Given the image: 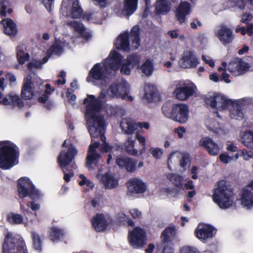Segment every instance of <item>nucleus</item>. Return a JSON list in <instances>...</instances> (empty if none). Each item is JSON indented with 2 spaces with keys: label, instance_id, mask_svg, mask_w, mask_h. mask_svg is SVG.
Returning a JSON list of instances; mask_svg holds the SVG:
<instances>
[{
  "label": "nucleus",
  "instance_id": "nucleus-41",
  "mask_svg": "<svg viewBox=\"0 0 253 253\" xmlns=\"http://www.w3.org/2000/svg\"><path fill=\"white\" fill-rule=\"evenodd\" d=\"M134 144L135 141L131 138H128L125 142V150L128 155L136 156L137 154V150L134 148Z\"/></svg>",
  "mask_w": 253,
  "mask_h": 253
},
{
  "label": "nucleus",
  "instance_id": "nucleus-33",
  "mask_svg": "<svg viewBox=\"0 0 253 253\" xmlns=\"http://www.w3.org/2000/svg\"><path fill=\"white\" fill-rule=\"evenodd\" d=\"M170 10L167 0H157L155 7L156 13L157 14H167Z\"/></svg>",
  "mask_w": 253,
  "mask_h": 253
},
{
  "label": "nucleus",
  "instance_id": "nucleus-52",
  "mask_svg": "<svg viewBox=\"0 0 253 253\" xmlns=\"http://www.w3.org/2000/svg\"><path fill=\"white\" fill-rule=\"evenodd\" d=\"M149 151L153 157L156 159H160L163 154V150L159 148H155L151 147Z\"/></svg>",
  "mask_w": 253,
  "mask_h": 253
},
{
  "label": "nucleus",
  "instance_id": "nucleus-50",
  "mask_svg": "<svg viewBox=\"0 0 253 253\" xmlns=\"http://www.w3.org/2000/svg\"><path fill=\"white\" fill-rule=\"evenodd\" d=\"M63 50V47L61 45V43L59 42L54 43L50 49L47 50L48 51H49V53H51V54H54L58 55L61 54Z\"/></svg>",
  "mask_w": 253,
  "mask_h": 253
},
{
  "label": "nucleus",
  "instance_id": "nucleus-14",
  "mask_svg": "<svg viewBox=\"0 0 253 253\" xmlns=\"http://www.w3.org/2000/svg\"><path fill=\"white\" fill-rule=\"evenodd\" d=\"M116 163L121 169L132 173L136 170L137 160L130 157L122 156L116 159Z\"/></svg>",
  "mask_w": 253,
  "mask_h": 253
},
{
  "label": "nucleus",
  "instance_id": "nucleus-61",
  "mask_svg": "<svg viewBox=\"0 0 253 253\" xmlns=\"http://www.w3.org/2000/svg\"><path fill=\"white\" fill-rule=\"evenodd\" d=\"M80 177L82 179L79 182L80 186H84L85 184H86L88 186H92V183L89 180H87L84 174H80Z\"/></svg>",
  "mask_w": 253,
  "mask_h": 253
},
{
  "label": "nucleus",
  "instance_id": "nucleus-39",
  "mask_svg": "<svg viewBox=\"0 0 253 253\" xmlns=\"http://www.w3.org/2000/svg\"><path fill=\"white\" fill-rule=\"evenodd\" d=\"M194 233L198 239L205 242L206 241V223H199Z\"/></svg>",
  "mask_w": 253,
  "mask_h": 253
},
{
  "label": "nucleus",
  "instance_id": "nucleus-36",
  "mask_svg": "<svg viewBox=\"0 0 253 253\" xmlns=\"http://www.w3.org/2000/svg\"><path fill=\"white\" fill-rule=\"evenodd\" d=\"M83 12V10L79 4V0H74L71 10V17L74 19L79 18L81 17Z\"/></svg>",
  "mask_w": 253,
  "mask_h": 253
},
{
  "label": "nucleus",
  "instance_id": "nucleus-40",
  "mask_svg": "<svg viewBox=\"0 0 253 253\" xmlns=\"http://www.w3.org/2000/svg\"><path fill=\"white\" fill-rule=\"evenodd\" d=\"M207 150L209 154L212 156L217 155L219 149L218 145L215 143L211 139L207 138Z\"/></svg>",
  "mask_w": 253,
  "mask_h": 253
},
{
  "label": "nucleus",
  "instance_id": "nucleus-21",
  "mask_svg": "<svg viewBox=\"0 0 253 253\" xmlns=\"http://www.w3.org/2000/svg\"><path fill=\"white\" fill-rule=\"evenodd\" d=\"M92 225L96 232L105 231L109 225L103 213H96L91 219Z\"/></svg>",
  "mask_w": 253,
  "mask_h": 253
},
{
  "label": "nucleus",
  "instance_id": "nucleus-59",
  "mask_svg": "<svg viewBox=\"0 0 253 253\" xmlns=\"http://www.w3.org/2000/svg\"><path fill=\"white\" fill-rule=\"evenodd\" d=\"M114 147L110 145L106 142L102 144L100 146V151L102 153H107L113 149Z\"/></svg>",
  "mask_w": 253,
  "mask_h": 253
},
{
  "label": "nucleus",
  "instance_id": "nucleus-7",
  "mask_svg": "<svg viewBox=\"0 0 253 253\" xmlns=\"http://www.w3.org/2000/svg\"><path fill=\"white\" fill-rule=\"evenodd\" d=\"M2 253H28L25 242L7 234L2 245Z\"/></svg>",
  "mask_w": 253,
  "mask_h": 253
},
{
  "label": "nucleus",
  "instance_id": "nucleus-25",
  "mask_svg": "<svg viewBox=\"0 0 253 253\" xmlns=\"http://www.w3.org/2000/svg\"><path fill=\"white\" fill-rule=\"evenodd\" d=\"M67 25L73 28L75 31L77 32L82 38L88 40L91 37V34L86 31V28L83 24L77 21L69 22Z\"/></svg>",
  "mask_w": 253,
  "mask_h": 253
},
{
  "label": "nucleus",
  "instance_id": "nucleus-10",
  "mask_svg": "<svg viewBox=\"0 0 253 253\" xmlns=\"http://www.w3.org/2000/svg\"><path fill=\"white\" fill-rule=\"evenodd\" d=\"M172 120L180 124L186 123L189 118V110L185 104H174L173 105Z\"/></svg>",
  "mask_w": 253,
  "mask_h": 253
},
{
  "label": "nucleus",
  "instance_id": "nucleus-43",
  "mask_svg": "<svg viewBox=\"0 0 253 253\" xmlns=\"http://www.w3.org/2000/svg\"><path fill=\"white\" fill-rule=\"evenodd\" d=\"M31 234L34 249L41 252L42 250V242L40 235L35 232H32Z\"/></svg>",
  "mask_w": 253,
  "mask_h": 253
},
{
  "label": "nucleus",
  "instance_id": "nucleus-31",
  "mask_svg": "<svg viewBox=\"0 0 253 253\" xmlns=\"http://www.w3.org/2000/svg\"><path fill=\"white\" fill-rule=\"evenodd\" d=\"M129 37L132 40V46L137 49L140 44V28L138 25L134 26L130 30Z\"/></svg>",
  "mask_w": 253,
  "mask_h": 253
},
{
  "label": "nucleus",
  "instance_id": "nucleus-48",
  "mask_svg": "<svg viewBox=\"0 0 253 253\" xmlns=\"http://www.w3.org/2000/svg\"><path fill=\"white\" fill-rule=\"evenodd\" d=\"M236 33L240 32L242 35H245L247 33L249 36H252L253 34V25L249 24L247 27L237 26L235 29Z\"/></svg>",
  "mask_w": 253,
  "mask_h": 253
},
{
  "label": "nucleus",
  "instance_id": "nucleus-27",
  "mask_svg": "<svg viewBox=\"0 0 253 253\" xmlns=\"http://www.w3.org/2000/svg\"><path fill=\"white\" fill-rule=\"evenodd\" d=\"M123 13L129 17L136 10L138 0H123Z\"/></svg>",
  "mask_w": 253,
  "mask_h": 253
},
{
  "label": "nucleus",
  "instance_id": "nucleus-44",
  "mask_svg": "<svg viewBox=\"0 0 253 253\" xmlns=\"http://www.w3.org/2000/svg\"><path fill=\"white\" fill-rule=\"evenodd\" d=\"M125 125H126V126L122 123L121 124V126L122 129L125 131V133L127 134H132L137 127V125H136V123L132 122H127Z\"/></svg>",
  "mask_w": 253,
  "mask_h": 253
},
{
  "label": "nucleus",
  "instance_id": "nucleus-35",
  "mask_svg": "<svg viewBox=\"0 0 253 253\" xmlns=\"http://www.w3.org/2000/svg\"><path fill=\"white\" fill-rule=\"evenodd\" d=\"M241 141L246 147L253 150V130L245 131Z\"/></svg>",
  "mask_w": 253,
  "mask_h": 253
},
{
  "label": "nucleus",
  "instance_id": "nucleus-57",
  "mask_svg": "<svg viewBox=\"0 0 253 253\" xmlns=\"http://www.w3.org/2000/svg\"><path fill=\"white\" fill-rule=\"evenodd\" d=\"M217 230L212 226L207 224V238L213 237Z\"/></svg>",
  "mask_w": 253,
  "mask_h": 253
},
{
  "label": "nucleus",
  "instance_id": "nucleus-2",
  "mask_svg": "<svg viewBox=\"0 0 253 253\" xmlns=\"http://www.w3.org/2000/svg\"><path fill=\"white\" fill-rule=\"evenodd\" d=\"M19 157L18 147L10 141H0V168L8 169L17 164Z\"/></svg>",
  "mask_w": 253,
  "mask_h": 253
},
{
  "label": "nucleus",
  "instance_id": "nucleus-49",
  "mask_svg": "<svg viewBox=\"0 0 253 253\" xmlns=\"http://www.w3.org/2000/svg\"><path fill=\"white\" fill-rule=\"evenodd\" d=\"M174 230L170 227L166 228L162 233L161 238L164 243H169L170 241V235H172Z\"/></svg>",
  "mask_w": 253,
  "mask_h": 253
},
{
  "label": "nucleus",
  "instance_id": "nucleus-29",
  "mask_svg": "<svg viewBox=\"0 0 253 253\" xmlns=\"http://www.w3.org/2000/svg\"><path fill=\"white\" fill-rule=\"evenodd\" d=\"M100 157V154L96 151L88 150L86 158V167L88 169H90L92 168V165L95 164L96 166Z\"/></svg>",
  "mask_w": 253,
  "mask_h": 253
},
{
  "label": "nucleus",
  "instance_id": "nucleus-16",
  "mask_svg": "<svg viewBox=\"0 0 253 253\" xmlns=\"http://www.w3.org/2000/svg\"><path fill=\"white\" fill-rule=\"evenodd\" d=\"M216 36L224 45L231 43L234 39L233 31L226 26L222 25L217 30Z\"/></svg>",
  "mask_w": 253,
  "mask_h": 253
},
{
  "label": "nucleus",
  "instance_id": "nucleus-15",
  "mask_svg": "<svg viewBox=\"0 0 253 253\" xmlns=\"http://www.w3.org/2000/svg\"><path fill=\"white\" fill-rule=\"evenodd\" d=\"M107 92L111 98H122L124 99L127 94V88L124 84L114 83L110 85Z\"/></svg>",
  "mask_w": 253,
  "mask_h": 253
},
{
  "label": "nucleus",
  "instance_id": "nucleus-8",
  "mask_svg": "<svg viewBox=\"0 0 253 253\" xmlns=\"http://www.w3.org/2000/svg\"><path fill=\"white\" fill-rule=\"evenodd\" d=\"M88 126V130L90 136L94 138L100 137V140L103 143L106 141L105 133V121L103 117H99L89 119H85Z\"/></svg>",
  "mask_w": 253,
  "mask_h": 253
},
{
  "label": "nucleus",
  "instance_id": "nucleus-23",
  "mask_svg": "<svg viewBox=\"0 0 253 253\" xmlns=\"http://www.w3.org/2000/svg\"><path fill=\"white\" fill-rule=\"evenodd\" d=\"M1 104L3 105H12L20 108L24 106V102L18 95L10 93L4 98H2Z\"/></svg>",
  "mask_w": 253,
  "mask_h": 253
},
{
  "label": "nucleus",
  "instance_id": "nucleus-62",
  "mask_svg": "<svg viewBox=\"0 0 253 253\" xmlns=\"http://www.w3.org/2000/svg\"><path fill=\"white\" fill-rule=\"evenodd\" d=\"M220 160L224 164H228L233 160V158L229 156L227 154H222L219 156Z\"/></svg>",
  "mask_w": 253,
  "mask_h": 253
},
{
  "label": "nucleus",
  "instance_id": "nucleus-4",
  "mask_svg": "<svg viewBox=\"0 0 253 253\" xmlns=\"http://www.w3.org/2000/svg\"><path fill=\"white\" fill-rule=\"evenodd\" d=\"M106 93L101 91L98 97L96 98L94 95L87 94V97L84 98L83 104L85 106V119H93L103 116L99 115L101 111L103 103V99L106 97Z\"/></svg>",
  "mask_w": 253,
  "mask_h": 253
},
{
  "label": "nucleus",
  "instance_id": "nucleus-6",
  "mask_svg": "<svg viewBox=\"0 0 253 253\" xmlns=\"http://www.w3.org/2000/svg\"><path fill=\"white\" fill-rule=\"evenodd\" d=\"M17 187L18 195L20 198L29 196L33 200L38 201L43 196V194L36 188L32 182L27 177L19 179Z\"/></svg>",
  "mask_w": 253,
  "mask_h": 253
},
{
  "label": "nucleus",
  "instance_id": "nucleus-32",
  "mask_svg": "<svg viewBox=\"0 0 253 253\" xmlns=\"http://www.w3.org/2000/svg\"><path fill=\"white\" fill-rule=\"evenodd\" d=\"M109 57L112 61L109 63L110 68L114 70H118L122 59L121 54L116 50H113L111 51Z\"/></svg>",
  "mask_w": 253,
  "mask_h": 253
},
{
  "label": "nucleus",
  "instance_id": "nucleus-58",
  "mask_svg": "<svg viewBox=\"0 0 253 253\" xmlns=\"http://www.w3.org/2000/svg\"><path fill=\"white\" fill-rule=\"evenodd\" d=\"M7 2V1L6 0H1L0 1V14L2 17H5L6 15V10L7 9V5L5 4V3Z\"/></svg>",
  "mask_w": 253,
  "mask_h": 253
},
{
  "label": "nucleus",
  "instance_id": "nucleus-5",
  "mask_svg": "<svg viewBox=\"0 0 253 253\" xmlns=\"http://www.w3.org/2000/svg\"><path fill=\"white\" fill-rule=\"evenodd\" d=\"M78 154V150L74 145H70L68 151L62 150L57 158V163L64 173L63 179L69 182L74 175L73 169H69L68 166L74 160Z\"/></svg>",
  "mask_w": 253,
  "mask_h": 253
},
{
  "label": "nucleus",
  "instance_id": "nucleus-13",
  "mask_svg": "<svg viewBox=\"0 0 253 253\" xmlns=\"http://www.w3.org/2000/svg\"><path fill=\"white\" fill-rule=\"evenodd\" d=\"M250 67L248 63L240 59L236 58L229 63L228 70L233 75L238 76L244 74Z\"/></svg>",
  "mask_w": 253,
  "mask_h": 253
},
{
  "label": "nucleus",
  "instance_id": "nucleus-54",
  "mask_svg": "<svg viewBox=\"0 0 253 253\" xmlns=\"http://www.w3.org/2000/svg\"><path fill=\"white\" fill-rule=\"evenodd\" d=\"M179 253H200V252L194 247L185 246L181 249Z\"/></svg>",
  "mask_w": 253,
  "mask_h": 253
},
{
  "label": "nucleus",
  "instance_id": "nucleus-56",
  "mask_svg": "<svg viewBox=\"0 0 253 253\" xmlns=\"http://www.w3.org/2000/svg\"><path fill=\"white\" fill-rule=\"evenodd\" d=\"M130 66L126 61H125L121 67L120 71L121 73L126 75H129L130 73Z\"/></svg>",
  "mask_w": 253,
  "mask_h": 253
},
{
  "label": "nucleus",
  "instance_id": "nucleus-55",
  "mask_svg": "<svg viewBox=\"0 0 253 253\" xmlns=\"http://www.w3.org/2000/svg\"><path fill=\"white\" fill-rule=\"evenodd\" d=\"M240 155L241 156H243L244 159L246 161L253 158V152L251 150H247L245 149L240 151Z\"/></svg>",
  "mask_w": 253,
  "mask_h": 253
},
{
  "label": "nucleus",
  "instance_id": "nucleus-18",
  "mask_svg": "<svg viewBox=\"0 0 253 253\" xmlns=\"http://www.w3.org/2000/svg\"><path fill=\"white\" fill-rule=\"evenodd\" d=\"M127 186L128 191L134 194H142L146 190L145 183L137 178L130 179L127 182Z\"/></svg>",
  "mask_w": 253,
  "mask_h": 253
},
{
  "label": "nucleus",
  "instance_id": "nucleus-26",
  "mask_svg": "<svg viewBox=\"0 0 253 253\" xmlns=\"http://www.w3.org/2000/svg\"><path fill=\"white\" fill-rule=\"evenodd\" d=\"M0 23L3 26L4 33L8 36H15L17 33L16 24L10 18L2 19Z\"/></svg>",
  "mask_w": 253,
  "mask_h": 253
},
{
  "label": "nucleus",
  "instance_id": "nucleus-63",
  "mask_svg": "<svg viewBox=\"0 0 253 253\" xmlns=\"http://www.w3.org/2000/svg\"><path fill=\"white\" fill-rule=\"evenodd\" d=\"M27 206L31 209L33 211H37L40 208V205L39 204L35 203L34 201H29L27 203Z\"/></svg>",
  "mask_w": 253,
  "mask_h": 253
},
{
  "label": "nucleus",
  "instance_id": "nucleus-46",
  "mask_svg": "<svg viewBox=\"0 0 253 253\" xmlns=\"http://www.w3.org/2000/svg\"><path fill=\"white\" fill-rule=\"evenodd\" d=\"M191 164V157L189 153L184 152L181 153V159L180 161V166L184 169L188 168Z\"/></svg>",
  "mask_w": 253,
  "mask_h": 253
},
{
  "label": "nucleus",
  "instance_id": "nucleus-53",
  "mask_svg": "<svg viewBox=\"0 0 253 253\" xmlns=\"http://www.w3.org/2000/svg\"><path fill=\"white\" fill-rule=\"evenodd\" d=\"M136 138L142 146V149L139 151L140 154L141 155L145 151V137L137 133L136 135Z\"/></svg>",
  "mask_w": 253,
  "mask_h": 253
},
{
  "label": "nucleus",
  "instance_id": "nucleus-30",
  "mask_svg": "<svg viewBox=\"0 0 253 253\" xmlns=\"http://www.w3.org/2000/svg\"><path fill=\"white\" fill-rule=\"evenodd\" d=\"M100 180L106 189L114 188L118 185V181L115 177L108 173L103 174L101 177Z\"/></svg>",
  "mask_w": 253,
  "mask_h": 253
},
{
  "label": "nucleus",
  "instance_id": "nucleus-42",
  "mask_svg": "<svg viewBox=\"0 0 253 253\" xmlns=\"http://www.w3.org/2000/svg\"><path fill=\"white\" fill-rule=\"evenodd\" d=\"M23 217L22 215L14 212H10L7 215V220L12 224H19L23 222Z\"/></svg>",
  "mask_w": 253,
  "mask_h": 253
},
{
  "label": "nucleus",
  "instance_id": "nucleus-24",
  "mask_svg": "<svg viewBox=\"0 0 253 253\" xmlns=\"http://www.w3.org/2000/svg\"><path fill=\"white\" fill-rule=\"evenodd\" d=\"M129 34L126 32L119 35L116 43H114L115 47L119 50L128 51L130 50Z\"/></svg>",
  "mask_w": 253,
  "mask_h": 253
},
{
  "label": "nucleus",
  "instance_id": "nucleus-11",
  "mask_svg": "<svg viewBox=\"0 0 253 253\" xmlns=\"http://www.w3.org/2000/svg\"><path fill=\"white\" fill-rule=\"evenodd\" d=\"M196 86L192 83H183L177 86L174 91V94L178 100L184 101L192 96L196 90Z\"/></svg>",
  "mask_w": 253,
  "mask_h": 253
},
{
  "label": "nucleus",
  "instance_id": "nucleus-37",
  "mask_svg": "<svg viewBox=\"0 0 253 253\" xmlns=\"http://www.w3.org/2000/svg\"><path fill=\"white\" fill-rule=\"evenodd\" d=\"M142 72L147 76H151L154 70V65L152 61L147 59L141 67Z\"/></svg>",
  "mask_w": 253,
  "mask_h": 253
},
{
  "label": "nucleus",
  "instance_id": "nucleus-20",
  "mask_svg": "<svg viewBox=\"0 0 253 253\" xmlns=\"http://www.w3.org/2000/svg\"><path fill=\"white\" fill-rule=\"evenodd\" d=\"M106 77L104 70L103 69L101 64L97 63L95 64L89 72L86 81L89 82L91 79L93 80H104Z\"/></svg>",
  "mask_w": 253,
  "mask_h": 253
},
{
  "label": "nucleus",
  "instance_id": "nucleus-3",
  "mask_svg": "<svg viewBox=\"0 0 253 253\" xmlns=\"http://www.w3.org/2000/svg\"><path fill=\"white\" fill-rule=\"evenodd\" d=\"M233 192L224 180L218 181L213 194V200L221 209H227L233 203Z\"/></svg>",
  "mask_w": 253,
  "mask_h": 253
},
{
  "label": "nucleus",
  "instance_id": "nucleus-51",
  "mask_svg": "<svg viewBox=\"0 0 253 253\" xmlns=\"http://www.w3.org/2000/svg\"><path fill=\"white\" fill-rule=\"evenodd\" d=\"M162 110L164 115L169 119H172L173 113V105L171 107L169 103H165L162 107Z\"/></svg>",
  "mask_w": 253,
  "mask_h": 253
},
{
  "label": "nucleus",
  "instance_id": "nucleus-9",
  "mask_svg": "<svg viewBox=\"0 0 253 253\" xmlns=\"http://www.w3.org/2000/svg\"><path fill=\"white\" fill-rule=\"evenodd\" d=\"M127 239L130 245L134 249L142 248L146 244V232L139 226L135 227L129 231Z\"/></svg>",
  "mask_w": 253,
  "mask_h": 253
},
{
  "label": "nucleus",
  "instance_id": "nucleus-12",
  "mask_svg": "<svg viewBox=\"0 0 253 253\" xmlns=\"http://www.w3.org/2000/svg\"><path fill=\"white\" fill-rule=\"evenodd\" d=\"M178 63L184 69L194 68L199 64V61L193 51L186 50L183 53Z\"/></svg>",
  "mask_w": 253,
  "mask_h": 253
},
{
  "label": "nucleus",
  "instance_id": "nucleus-19",
  "mask_svg": "<svg viewBox=\"0 0 253 253\" xmlns=\"http://www.w3.org/2000/svg\"><path fill=\"white\" fill-rule=\"evenodd\" d=\"M241 203L247 209L253 207V180L243 190Z\"/></svg>",
  "mask_w": 253,
  "mask_h": 253
},
{
  "label": "nucleus",
  "instance_id": "nucleus-64",
  "mask_svg": "<svg viewBox=\"0 0 253 253\" xmlns=\"http://www.w3.org/2000/svg\"><path fill=\"white\" fill-rule=\"evenodd\" d=\"M186 129L184 127L180 126L177 128H175L174 131L177 133L178 137L179 138H182L183 136V133L186 132Z\"/></svg>",
  "mask_w": 253,
  "mask_h": 253
},
{
  "label": "nucleus",
  "instance_id": "nucleus-60",
  "mask_svg": "<svg viewBox=\"0 0 253 253\" xmlns=\"http://www.w3.org/2000/svg\"><path fill=\"white\" fill-rule=\"evenodd\" d=\"M253 18L252 15L250 13H245L243 15L241 21L244 23L247 24V26L251 23L249 22L251 21Z\"/></svg>",
  "mask_w": 253,
  "mask_h": 253
},
{
  "label": "nucleus",
  "instance_id": "nucleus-34",
  "mask_svg": "<svg viewBox=\"0 0 253 253\" xmlns=\"http://www.w3.org/2000/svg\"><path fill=\"white\" fill-rule=\"evenodd\" d=\"M167 178L174 186L179 189H183L184 179L182 176L176 173H169Z\"/></svg>",
  "mask_w": 253,
  "mask_h": 253
},
{
  "label": "nucleus",
  "instance_id": "nucleus-28",
  "mask_svg": "<svg viewBox=\"0 0 253 253\" xmlns=\"http://www.w3.org/2000/svg\"><path fill=\"white\" fill-rule=\"evenodd\" d=\"M144 96L149 102L160 100V96L157 88L152 85H149L146 87Z\"/></svg>",
  "mask_w": 253,
  "mask_h": 253
},
{
  "label": "nucleus",
  "instance_id": "nucleus-17",
  "mask_svg": "<svg viewBox=\"0 0 253 253\" xmlns=\"http://www.w3.org/2000/svg\"><path fill=\"white\" fill-rule=\"evenodd\" d=\"M191 4L188 1H181L175 11L176 19L180 24L184 23L186 20V16L191 12Z\"/></svg>",
  "mask_w": 253,
  "mask_h": 253
},
{
  "label": "nucleus",
  "instance_id": "nucleus-22",
  "mask_svg": "<svg viewBox=\"0 0 253 253\" xmlns=\"http://www.w3.org/2000/svg\"><path fill=\"white\" fill-rule=\"evenodd\" d=\"M31 78L27 77L24 80L22 86L21 96L24 100L31 99L34 95V87Z\"/></svg>",
  "mask_w": 253,
  "mask_h": 253
},
{
  "label": "nucleus",
  "instance_id": "nucleus-1",
  "mask_svg": "<svg viewBox=\"0 0 253 253\" xmlns=\"http://www.w3.org/2000/svg\"><path fill=\"white\" fill-rule=\"evenodd\" d=\"M211 97L209 99L210 105L212 108L217 109H230V115L232 119L241 120L243 118L244 114L242 111L243 101L238 100L236 102L231 99H226L224 96L213 93L209 94Z\"/></svg>",
  "mask_w": 253,
  "mask_h": 253
},
{
  "label": "nucleus",
  "instance_id": "nucleus-45",
  "mask_svg": "<svg viewBox=\"0 0 253 253\" xmlns=\"http://www.w3.org/2000/svg\"><path fill=\"white\" fill-rule=\"evenodd\" d=\"M132 67L138 65L140 61V56L137 53H133L127 56L125 60Z\"/></svg>",
  "mask_w": 253,
  "mask_h": 253
},
{
  "label": "nucleus",
  "instance_id": "nucleus-47",
  "mask_svg": "<svg viewBox=\"0 0 253 253\" xmlns=\"http://www.w3.org/2000/svg\"><path fill=\"white\" fill-rule=\"evenodd\" d=\"M16 56L20 64H24L26 61L29 60L30 55L28 53H25L23 50L17 48Z\"/></svg>",
  "mask_w": 253,
  "mask_h": 253
},
{
  "label": "nucleus",
  "instance_id": "nucleus-38",
  "mask_svg": "<svg viewBox=\"0 0 253 253\" xmlns=\"http://www.w3.org/2000/svg\"><path fill=\"white\" fill-rule=\"evenodd\" d=\"M64 236L63 230L56 227L50 228L49 238L52 241L59 240Z\"/></svg>",
  "mask_w": 253,
  "mask_h": 253
}]
</instances>
